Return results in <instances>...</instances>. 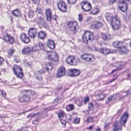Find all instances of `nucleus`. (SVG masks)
Wrapping results in <instances>:
<instances>
[{
	"label": "nucleus",
	"instance_id": "22",
	"mask_svg": "<svg viewBox=\"0 0 131 131\" xmlns=\"http://www.w3.org/2000/svg\"><path fill=\"white\" fill-rule=\"evenodd\" d=\"M80 73V71L77 69L71 70L69 73V75L71 76H77Z\"/></svg>",
	"mask_w": 131,
	"mask_h": 131
},
{
	"label": "nucleus",
	"instance_id": "58",
	"mask_svg": "<svg viewBox=\"0 0 131 131\" xmlns=\"http://www.w3.org/2000/svg\"><path fill=\"white\" fill-rule=\"evenodd\" d=\"M92 127H93L92 126H90L89 127L87 128L86 129H88L91 130V129H92Z\"/></svg>",
	"mask_w": 131,
	"mask_h": 131
},
{
	"label": "nucleus",
	"instance_id": "45",
	"mask_svg": "<svg viewBox=\"0 0 131 131\" xmlns=\"http://www.w3.org/2000/svg\"><path fill=\"white\" fill-rule=\"evenodd\" d=\"M4 60L1 57H0V66L2 65L3 63Z\"/></svg>",
	"mask_w": 131,
	"mask_h": 131
},
{
	"label": "nucleus",
	"instance_id": "16",
	"mask_svg": "<svg viewBox=\"0 0 131 131\" xmlns=\"http://www.w3.org/2000/svg\"><path fill=\"white\" fill-rule=\"evenodd\" d=\"M20 38L24 43H27L30 41L29 37L26 36V35L24 33H21L20 35Z\"/></svg>",
	"mask_w": 131,
	"mask_h": 131
},
{
	"label": "nucleus",
	"instance_id": "27",
	"mask_svg": "<svg viewBox=\"0 0 131 131\" xmlns=\"http://www.w3.org/2000/svg\"><path fill=\"white\" fill-rule=\"evenodd\" d=\"M45 35V33L42 31H40L38 33V37L40 39H42L44 38Z\"/></svg>",
	"mask_w": 131,
	"mask_h": 131
},
{
	"label": "nucleus",
	"instance_id": "7",
	"mask_svg": "<svg viewBox=\"0 0 131 131\" xmlns=\"http://www.w3.org/2000/svg\"><path fill=\"white\" fill-rule=\"evenodd\" d=\"M111 25L113 29L117 30L120 26V21L117 18L115 17V18L111 23Z\"/></svg>",
	"mask_w": 131,
	"mask_h": 131
},
{
	"label": "nucleus",
	"instance_id": "20",
	"mask_svg": "<svg viewBox=\"0 0 131 131\" xmlns=\"http://www.w3.org/2000/svg\"><path fill=\"white\" fill-rule=\"evenodd\" d=\"M48 56L49 58L51 60H54L55 59L57 60L58 59V56L57 54L54 52L48 53Z\"/></svg>",
	"mask_w": 131,
	"mask_h": 131
},
{
	"label": "nucleus",
	"instance_id": "48",
	"mask_svg": "<svg viewBox=\"0 0 131 131\" xmlns=\"http://www.w3.org/2000/svg\"><path fill=\"white\" fill-rule=\"evenodd\" d=\"M89 100V98L88 97H86L84 98V102L85 104H86V103Z\"/></svg>",
	"mask_w": 131,
	"mask_h": 131
},
{
	"label": "nucleus",
	"instance_id": "28",
	"mask_svg": "<svg viewBox=\"0 0 131 131\" xmlns=\"http://www.w3.org/2000/svg\"><path fill=\"white\" fill-rule=\"evenodd\" d=\"M117 95L116 94H114L110 96L108 98V101L114 100L117 98Z\"/></svg>",
	"mask_w": 131,
	"mask_h": 131
},
{
	"label": "nucleus",
	"instance_id": "32",
	"mask_svg": "<svg viewBox=\"0 0 131 131\" xmlns=\"http://www.w3.org/2000/svg\"><path fill=\"white\" fill-rule=\"evenodd\" d=\"M39 47L37 45H35L31 48L32 51L38 52Z\"/></svg>",
	"mask_w": 131,
	"mask_h": 131
},
{
	"label": "nucleus",
	"instance_id": "12",
	"mask_svg": "<svg viewBox=\"0 0 131 131\" xmlns=\"http://www.w3.org/2000/svg\"><path fill=\"white\" fill-rule=\"evenodd\" d=\"M66 61L67 63L71 65H75L77 63L74 59V56H73L69 57L66 59Z\"/></svg>",
	"mask_w": 131,
	"mask_h": 131
},
{
	"label": "nucleus",
	"instance_id": "38",
	"mask_svg": "<svg viewBox=\"0 0 131 131\" xmlns=\"http://www.w3.org/2000/svg\"><path fill=\"white\" fill-rule=\"evenodd\" d=\"M60 121L62 124V126L65 127L66 126V121L63 119V118L60 119Z\"/></svg>",
	"mask_w": 131,
	"mask_h": 131
},
{
	"label": "nucleus",
	"instance_id": "3",
	"mask_svg": "<svg viewBox=\"0 0 131 131\" xmlns=\"http://www.w3.org/2000/svg\"><path fill=\"white\" fill-rule=\"evenodd\" d=\"M129 0H119L118 6L119 9L122 11H126L127 9V3Z\"/></svg>",
	"mask_w": 131,
	"mask_h": 131
},
{
	"label": "nucleus",
	"instance_id": "54",
	"mask_svg": "<svg viewBox=\"0 0 131 131\" xmlns=\"http://www.w3.org/2000/svg\"><path fill=\"white\" fill-rule=\"evenodd\" d=\"M116 0H110V4H112L113 3L115 2Z\"/></svg>",
	"mask_w": 131,
	"mask_h": 131
},
{
	"label": "nucleus",
	"instance_id": "64",
	"mask_svg": "<svg viewBox=\"0 0 131 131\" xmlns=\"http://www.w3.org/2000/svg\"><path fill=\"white\" fill-rule=\"evenodd\" d=\"M16 131H21V129H17Z\"/></svg>",
	"mask_w": 131,
	"mask_h": 131
},
{
	"label": "nucleus",
	"instance_id": "14",
	"mask_svg": "<svg viewBox=\"0 0 131 131\" xmlns=\"http://www.w3.org/2000/svg\"><path fill=\"white\" fill-rule=\"evenodd\" d=\"M66 72V69L63 66L60 67L58 70L57 74V77H60L64 75Z\"/></svg>",
	"mask_w": 131,
	"mask_h": 131
},
{
	"label": "nucleus",
	"instance_id": "33",
	"mask_svg": "<svg viewBox=\"0 0 131 131\" xmlns=\"http://www.w3.org/2000/svg\"><path fill=\"white\" fill-rule=\"evenodd\" d=\"M28 17L29 18H33L34 15V12L32 10H30L28 13Z\"/></svg>",
	"mask_w": 131,
	"mask_h": 131
},
{
	"label": "nucleus",
	"instance_id": "61",
	"mask_svg": "<svg viewBox=\"0 0 131 131\" xmlns=\"http://www.w3.org/2000/svg\"><path fill=\"white\" fill-rule=\"evenodd\" d=\"M1 28L2 29H4V27L3 26H2L1 27Z\"/></svg>",
	"mask_w": 131,
	"mask_h": 131
},
{
	"label": "nucleus",
	"instance_id": "53",
	"mask_svg": "<svg viewBox=\"0 0 131 131\" xmlns=\"http://www.w3.org/2000/svg\"><path fill=\"white\" fill-rule=\"evenodd\" d=\"M39 72L40 74L43 73L44 72V70L43 69L40 70L39 71Z\"/></svg>",
	"mask_w": 131,
	"mask_h": 131
},
{
	"label": "nucleus",
	"instance_id": "15",
	"mask_svg": "<svg viewBox=\"0 0 131 131\" xmlns=\"http://www.w3.org/2000/svg\"><path fill=\"white\" fill-rule=\"evenodd\" d=\"M128 116V114L126 112L125 113L122 115L121 118V119L120 121V123H122L123 124V126L124 127L125 126V123L126 122Z\"/></svg>",
	"mask_w": 131,
	"mask_h": 131
},
{
	"label": "nucleus",
	"instance_id": "5",
	"mask_svg": "<svg viewBox=\"0 0 131 131\" xmlns=\"http://www.w3.org/2000/svg\"><path fill=\"white\" fill-rule=\"evenodd\" d=\"M13 70L15 74L17 77L21 78L23 77L22 70L19 66L15 65L13 68Z\"/></svg>",
	"mask_w": 131,
	"mask_h": 131
},
{
	"label": "nucleus",
	"instance_id": "29",
	"mask_svg": "<svg viewBox=\"0 0 131 131\" xmlns=\"http://www.w3.org/2000/svg\"><path fill=\"white\" fill-rule=\"evenodd\" d=\"M58 117L60 119L63 118L65 116V114L64 112L62 111L59 112L58 114Z\"/></svg>",
	"mask_w": 131,
	"mask_h": 131
},
{
	"label": "nucleus",
	"instance_id": "39",
	"mask_svg": "<svg viewBox=\"0 0 131 131\" xmlns=\"http://www.w3.org/2000/svg\"><path fill=\"white\" fill-rule=\"evenodd\" d=\"M25 91L28 93V94H28L30 93L32 95H34L35 94V92L33 91H30L29 90H26Z\"/></svg>",
	"mask_w": 131,
	"mask_h": 131
},
{
	"label": "nucleus",
	"instance_id": "37",
	"mask_svg": "<svg viewBox=\"0 0 131 131\" xmlns=\"http://www.w3.org/2000/svg\"><path fill=\"white\" fill-rule=\"evenodd\" d=\"M45 44L42 42H40L39 43V46L41 49L43 50Z\"/></svg>",
	"mask_w": 131,
	"mask_h": 131
},
{
	"label": "nucleus",
	"instance_id": "52",
	"mask_svg": "<svg viewBox=\"0 0 131 131\" xmlns=\"http://www.w3.org/2000/svg\"><path fill=\"white\" fill-rule=\"evenodd\" d=\"M48 4H49L50 3L51 0H44Z\"/></svg>",
	"mask_w": 131,
	"mask_h": 131
},
{
	"label": "nucleus",
	"instance_id": "51",
	"mask_svg": "<svg viewBox=\"0 0 131 131\" xmlns=\"http://www.w3.org/2000/svg\"><path fill=\"white\" fill-rule=\"evenodd\" d=\"M1 93L3 97H5L6 95V93L4 91H1Z\"/></svg>",
	"mask_w": 131,
	"mask_h": 131
},
{
	"label": "nucleus",
	"instance_id": "2",
	"mask_svg": "<svg viewBox=\"0 0 131 131\" xmlns=\"http://www.w3.org/2000/svg\"><path fill=\"white\" fill-rule=\"evenodd\" d=\"M82 37L83 41L86 43H88V40H93L94 39L93 34L88 31H86L84 32Z\"/></svg>",
	"mask_w": 131,
	"mask_h": 131
},
{
	"label": "nucleus",
	"instance_id": "19",
	"mask_svg": "<svg viewBox=\"0 0 131 131\" xmlns=\"http://www.w3.org/2000/svg\"><path fill=\"white\" fill-rule=\"evenodd\" d=\"M123 126L122 123L121 124L120 123V121L116 122L114 124V131H117L121 130L122 128V126Z\"/></svg>",
	"mask_w": 131,
	"mask_h": 131
},
{
	"label": "nucleus",
	"instance_id": "57",
	"mask_svg": "<svg viewBox=\"0 0 131 131\" xmlns=\"http://www.w3.org/2000/svg\"><path fill=\"white\" fill-rule=\"evenodd\" d=\"M38 122L37 119H36L32 122V123L34 124H36V123Z\"/></svg>",
	"mask_w": 131,
	"mask_h": 131
},
{
	"label": "nucleus",
	"instance_id": "50",
	"mask_svg": "<svg viewBox=\"0 0 131 131\" xmlns=\"http://www.w3.org/2000/svg\"><path fill=\"white\" fill-rule=\"evenodd\" d=\"M32 1L35 4L38 3L40 1V0H32Z\"/></svg>",
	"mask_w": 131,
	"mask_h": 131
},
{
	"label": "nucleus",
	"instance_id": "17",
	"mask_svg": "<svg viewBox=\"0 0 131 131\" xmlns=\"http://www.w3.org/2000/svg\"><path fill=\"white\" fill-rule=\"evenodd\" d=\"M45 15L47 20L48 21H50L52 15V11L50 9L48 8L46 9Z\"/></svg>",
	"mask_w": 131,
	"mask_h": 131
},
{
	"label": "nucleus",
	"instance_id": "1",
	"mask_svg": "<svg viewBox=\"0 0 131 131\" xmlns=\"http://www.w3.org/2000/svg\"><path fill=\"white\" fill-rule=\"evenodd\" d=\"M124 42L123 41H116L114 42L112 46L119 49V51L121 54H125L127 52L126 47L124 46Z\"/></svg>",
	"mask_w": 131,
	"mask_h": 131
},
{
	"label": "nucleus",
	"instance_id": "56",
	"mask_svg": "<svg viewBox=\"0 0 131 131\" xmlns=\"http://www.w3.org/2000/svg\"><path fill=\"white\" fill-rule=\"evenodd\" d=\"M14 61L15 62L17 63L19 62L20 61V60L19 59H17L15 58L14 59Z\"/></svg>",
	"mask_w": 131,
	"mask_h": 131
},
{
	"label": "nucleus",
	"instance_id": "23",
	"mask_svg": "<svg viewBox=\"0 0 131 131\" xmlns=\"http://www.w3.org/2000/svg\"><path fill=\"white\" fill-rule=\"evenodd\" d=\"M105 16L107 21H108L110 22L111 23L115 18V17H114L110 13H106Z\"/></svg>",
	"mask_w": 131,
	"mask_h": 131
},
{
	"label": "nucleus",
	"instance_id": "30",
	"mask_svg": "<svg viewBox=\"0 0 131 131\" xmlns=\"http://www.w3.org/2000/svg\"><path fill=\"white\" fill-rule=\"evenodd\" d=\"M12 13L13 15L16 17H18L20 15V13L18 9L13 11Z\"/></svg>",
	"mask_w": 131,
	"mask_h": 131
},
{
	"label": "nucleus",
	"instance_id": "63",
	"mask_svg": "<svg viewBox=\"0 0 131 131\" xmlns=\"http://www.w3.org/2000/svg\"><path fill=\"white\" fill-rule=\"evenodd\" d=\"M115 70H113L112 71V73H113Z\"/></svg>",
	"mask_w": 131,
	"mask_h": 131
},
{
	"label": "nucleus",
	"instance_id": "9",
	"mask_svg": "<svg viewBox=\"0 0 131 131\" xmlns=\"http://www.w3.org/2000/svg\"><path fill=\"white\" fill-rule=\"evenodd\" d=\"M68 26L70 31L73 32L75 34V31L77 27V24L76 22H70L68 23Z\"/></svg>",
	"mask_w": 131,
	"mask_h": 131
},
{
	"label": "nucleus",
	"instance_id": "25",
	"mask_svg": "<svg viewBox=\"0 0 131 131\" xmlns=\"http://www.w3.org/2000/svg\"><path fill=\"white\" fill-rule=\"evenodd\" d=\"M48 47L51 49H53L55 48V44L52 40L49 39L47 42Z\"/></svg>",
	"mask_w": 131,
	"mask_h": 131
},
{
	"label": "nucleus",
	"instance_id": "42",
	"mask_svg": "<svg viewBox=\"0 0 131 131\" xmlns=\"http://www.w3.org/2000/svg\"><path fill=\"white\" fill-rule=\"evenodd\" d=\"M52 69V66H51V64L50 63H49L47 65L46 70L47 71H48L49 70H51Z\"/></svg>",
	"mask_w": 131,
	"mask_h": 131
},
{
	"label": "nucleus",
	"instance_id": "10",
	"mask_svg": "<svg viewBox=\"0 0 131 131\" xmlns=\"http://www.w3.org/2000/svg\"><path fill=\"white\" fill-rule=\"evenodd\" d=\"M58 6L59 9L61 11L64 12L66 11L67 6L64 2L61 1L58 3Z\"/></svg>",
	"mask_w": 131,
	"mask_h": 131
},
{
	"label": "nucleus",
	"instance_id": "4",
	"mask_svg": "<svg viewBox=\"0 0 131 131\" xmlns=\"http://www.w3.org/2000/svg\"><path fill=\"white\" fill-rule=\"evenodd\" d=\"M80 57L82 59L87 62H93L95 60L93 55L89 54H84L81 55Z\"/></svg>",
	"mask_w": 131,
	"mask_h": 131
},
{
	"label": "nucleus",
	"instance_id": "34",
	"mask_svg": "<svg viewBox=\"0 0 131 131\" xmlns=\"http://www.w3.org/2000/svg\"><path fill=\"white\" fill-rule=\"evenodd\" d=\"M83 101V99L82 98L79 99L78 101H76V103L79 106H81L82 105V103Z\"/></svg>",
	"mask_w": 131,
	"mask_h": 131
},
{
	"label": "nucleus",
	"instance_id": "43",
	"mask_svg": "<svg viewBox=\"0 0 131 131\" xmlns=\"http://www.w3.org/2000/svg\"><path fill=\"white\" fill-rule=\"evenodd\" d=\"M98 100L100 101L103 99L104 98V96L103 94H100L98 96Z\"/></svg>",
	"mask_w": 131,
	"mask_h": 131
},
{
	"label": "nucleus",
	"instance_id": "55",
	"mask_svg": "<svg viewBox=\"0 0 131 131\" xmlns=\"http://www.w3.org/2000/svg\"><path fill=\"white\" fill-rule=\"evenodd\" d=\"M93 104L91 103H89V108H91L93 106Z\"/></svg>",
	"mask_w": 131,
	"mask_h": 131
},
{
	"label": "nucleus",
	"instance_id": "18",
	"mask_svg": "<svg viewBox=\"0 0 131 131\" xmlns=\"http://www.w3.org/2000/svg\"><path fill=\"white\" fill-rule=\"evenodd\" d=\"M102 26V24L100 21H94L92 24L91 28L93 29H97L100 27Z\"/></svg>",
	"mask_w": 131,
	"mask_h": 131
},
{
	"label": "nucleus",
	"instance_id": "49",
	"mask_svg": "<svg viewBox=\"0 0 131 131\" xmlns=\"http://www.w3.org/2000/svg\"><path fill=\"white\" fill-rule=\"evenodd\" d=\"M66 118H67L69 120H70L72 118V116L71 115H68L67 116Z\"/></svg>",
	"mask_w": 131,
	"mask_h": 131
},
{
	"label": "nucleus",
	"instance_id": "47",
	"mask_svg": "<svg viewBox=\"0 0 131 131\" xmlns=\"http://www.w3.org/2000/svg\"><path fill=\"white\" fill-rule=\"evenodd\" d=\"M36 115L35 114H31L28 115L27 116L28 118H32L36 116Z\"/></svg>",
	"mask_w": 131,
	"mask_h": 131
},
{
	"label": "nucleus",
	"instance_id": "62",
	"mask_svg": "<svg viewBox=\"0 0 131 131\" xmlns=\"http://www.w3.org/2000/svg\"><path fill=\"white\" fill-rule=\"evenodd\" d=\"M122 110H119L118 111V113L119 112H121V111Z\"/></svg>",
	"mask_w": 131,
	"mask_h": 131
},
{
	"label": "nucleus",
	"instance_id": "26",
	"mask_svg": "<svg viewBox=\"0 0 131 131\" xmlns=\"http://www.w3.org/2000/svg\"><path fill=\"white\" fill-rule=\"evenodd\" d=\"M102 37L103 39L106 40H109L111 39V37L110 35L108 34H102Z\"/></svg>",
	"mask_w": 131,
	"mask_h": 131
},
{
	"label": "nucleus",
	"instance_id": "44",
	"mask_svg": "<svg viewBox=\"0 0 131 131\" xmlns=\"http://www.w3.org/2000/svg\"><path fill=\"white\" fill-rule=\"evenodd\" d=\"M86 121L88 123L92 122L93 121V118L91 117H89L86 120Z\"/></svg>",
	"mask_w": 131,
	"mask_h": 131
},
{
	"label": "nucleus",
	"instance_id": "21",
	"mask_svg": "<svg viewBox=\"0 0 131 131\" xmlns=\"http://www.w3.org/2000/svg\"><path fill=\"white\" fill-rule=\"evenodd\" d=\"M30 96L29 94L24 95L19 98V101L21 103L26 102L29 100Z\"/></svg>",
	"mask_w": 131,
	"mask_h": 131
},
{
	"label": "nucleus",
	"instance_id": "40",
	"mask_svg": "<svg viewBox=\"0 0 131 131\" xmlns=\"http://www.w3.org/2000/svg\"><path fill=\"white\" fill-rule=\"evenodd\" d=\"M76 1L77 0H68V3L72 5L74 4Z\"/></svg>",
	"mask_w": 131,
	"mask_h": 131
},
{
	"label": "nucleus",
	"instance_id": "60",
	"mask_svg": "<svg viewBox=\"0 0 131 131\" xmlns=\"http://www.w3.org/2000/svg\"><path fill=\"white\" fill-rule=\"evenodd\" d=\"M100 129L99 128H98L97 127V129H96V131H100Z\"/></svg>",
	"mask_w": 131,
	"mask_h": 131
},
{
	"label": "nucleus",
	"instance_id": "31",
	"mask_svg": "<svg viewBox=\"0 0 131 131\" xmlns=\"http://www.w3.org/2000/svg\"><path fill=\"white\" fill-rule=\"evenodd\" d=\"M99 12V9L97 8H95L93 9L91 12V14L93 15L97 14Z\"/></svg>",
	"mask_w": 131,
	"mask_h": 131
},
{
	"label": "nucleus",
	"instance_id": "46",
	"mask_svg": "<svg viewBox=\"0 0 131 131\" xmlns=\"http://www.w3.org/2000/svg\"><path fill=\"white\" fill-rule=\"evenodd\" d=\"M79 20L80 21H81L82 20V15L81 14L79 15Z\"/></svg>",
	"mask_w": 131,
	"mask_h": 131
},
{
	"label": "nucleus",
	"instance_id": "36",
	"mask_svg": "<svg viewBox=\"0 0 131 131\" xmlns=\"http://www.w3.org/2000/svg\"><path fill=\"white\" fill-rule=\"evenodd\" d=\"M74 106L73 105L70 104L67 106L66 107V109L67 111L72 110L73 109Z\"/></svg>",
	"mask_w": 131,
	"mask_h": 131
},
{
	"label": "nucleus",
	"instance_id": "41",
	"mask_svg": "<svg viewBox=\"0 0 131 131\" xmlns=\"http://www.w3.org/2000/svg\"><path fill=\"white\" fill-rule=\"evenodd\" d=\"M80 118L77 117H76L74 118V122L75 123L78 124L80 122Z\"/></svg>",
	"mask_w": 131,
	"mask_h": 131
},
{
	"label": "nucleus",
	"instance_id": "24",
	"mask_svg": "<svg viewBox=\"0 0 131 131\" xmlns=\"http://www.w3.org/2000/svg\"><path fill=\"white\" fill-rule=\"evenodd\" d=\"M31 52V47H29L24 48L22 50V53L23 54H29Z\"/></svg>",
	"mask_w": 131,
	"mask_h": 131
},
{
	"label": "nucleus",
	"instance_id": "11",
	"mask_svg": "<svg viewBox=\"0 0 131 131\" xmlns=\"http://www.w3.org/2000/svg\"><path fill=\"white\" fill-rule=\"evenodd\" d=\"M100 52L104 55L108 54L110 53H114L116 52V51L114 50L111 51V50L108 48H101L99 50Z\"/></svg>",
	"mask_w": 131,
	"mask_h": 131
},
{
	"label": "nucleus",
	"instance_id": "8",
	"mask_svg": "<svg viewBox=\"0 0 131 131\" xmlns=\"http://www.w3.org/2000/svg\"><path fill=\"white\" fill-rule=\"evenodd\" d=\"M2 39L6 42H8L11 44L13 43L14 42L13 37L7 34L4 35L2 37Z\"/></svg>",
	"mask_w": 131,
	"mask_h": 131
},
{
	"label": "nucleus",
	"instance_id": "6",
	"mask_svg": "<svg viewBox=\"0 0 131 131\" xmlns=\"http://www.w3.org/2000/svg\"><path fill=\"white\" fill-rule=\"evenodd\" d=\"M82 9L85 12L90 11L91 8V4L88 2L84 1L81 3Z\"/></svg>",
	"mask_w": 131,
	"mask_h": 131
},
{
	"label": "nucleus",
	"instance_id": "13",
	"mask_svg": "<svg viewBox=\"0 0 131 131\" xmlns=\"http://www.w3.org/2000/svg\"><path fill=\"white\" fill-rule=\"evenodd\" d=\"M37 32L36 29L34 28H30L28 31V34L31 38H34L35 37Z\"/></svg>",
	"mask_w": 131,
	"mask_h": 131
},
{
	"label": "nucleus",
	"instance_id": "35",
	"mask_svg": "<svg viewBox=\"0 0 131 131\" xmlns=\"http://www.w3.org/2000/svg\"><path fill=\"white\" fill-rule=\"evenodd\" d=\"M15 52V49L13 48L10 49L8 51V53L9 55L11 56L12 54Z\"/></svg>",
	"mask_w": 131,
	"mask_h": 131
},
{
	"label": "nucleus",
	"instance_id": "59",
	"mask_svg": "<svg viewBox=\"0 0 131 131\" xmlns=\"http://www.w3.org/2000/svg\"><path fill=\"white\" fill-rule=\"evenodd\" d=\"M127 77L129 79H130V74L128 73L127 74Z\"/></svg>",
	"mask_w": 131,
	"mask_h": 131
}]
</instances>
